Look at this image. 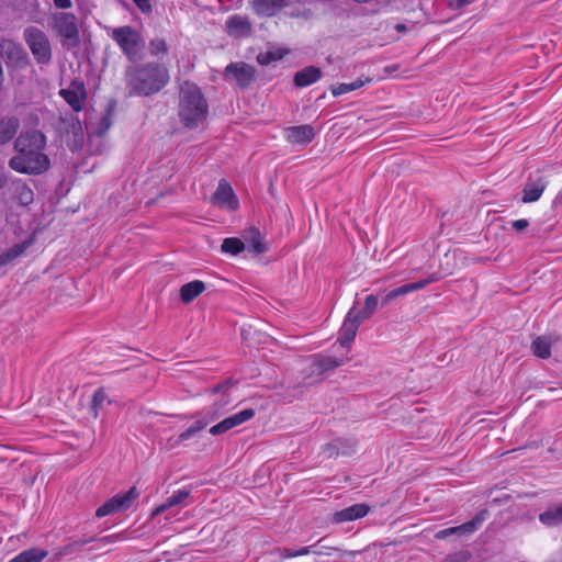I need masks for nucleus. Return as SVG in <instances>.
Returning <instances> with one entry per match:
<instances>
[{
  "label": "nucleus",
  "mask_w": 562,
  "mask_h": 562,
  "mask_svg": "<svg viewBox=\"0 0 562 562\" xmlns=\"http://www.w3.org/2000/svg\"><path fill=\"white\" fill-rule=\"evenodd\" d=\"M46 137L38 131L21 134L14 143L16 154L10 158L9 167L19 173L42 175L50 167L44 154Z\"/></svg>",
  "instance_id": "obj_1"
},
{
  "label": "nucleus",
  "mask_w": 562,
  "mask_h": 562,
  "mask_svg": "<svg viewBox=\"0 0 562 562\" xmlns=\"http://www.w3.org/2000/svg\"><path fill=\"white\" fill-rule=\"evenodd\" d=\"M178 112L181 123L189 130L196 128L206 120L209 105L195 83L186 81L181 85Z\"/></svg>",
  "instance_id": "obj_2"
},
{
  "label": "nucleus",
  "mask_w": 562,
  "mask_h": 562,
  "mask_svg": "<svg viewBox=\"0 0 562 562\" xmlns=\"http://www.w3.org/2000/svg\"><path fill=\"white\" fill-rule=\"evenodd\" d=\"M169 81L168 69L159 64L148 63L127 72L131 90L139 95H150L160 91Z\"/></svg>",
  "instance_id": "obj_3"
},
{
  "label": "nucleus",
  "mask_w": 562,
  "mask_h": 562,
  "mask_svg": "<svg viewBox=\"0 0 562 562\" xmlns=\"http://www.w3.org/2000/svg\"><path fill=\"white\" fill-rule=\"evenodd\" d=\"M108 35L116 43L122 53L131 61H137L145 48L142 34L131 25L109 27Z\"/></svg>",
  "instance_id": "obj_4"
},
{
  "label": "nucleus",
  "mask_w": 562,
  "mask_h": 562,
  "mask_svg": "<svg viewBox=\"0 0 562 562\" xmlns=\"http://www.w3.org/2000/svg\"><path fill=\"white\" fill-rule=\"evenodd\" d=\"M23 36L36 63L48 64L52 59V46L47 35L38 27L29 26Z\"/></svg>",
  "instance_id": "obj_5"
},
{
  "label": "nucleus",
  "mask_w": 562,
  "mask_h": 562,
  "mask_svg": "<svg viewBox=\"0 0 562 562\" xmlns=\"http://www.w3.org/2000/svg\"><path fill=\"white\" fill-rule=\"evenodd\" d=\"M53 29L64 46L76 47L80 42L77 18L72 13L59 12L53 15Z\"/></svg>",
  "instance_id": "obj_6"
},
{
  "label": "nucleus",
  "mask_w": 562,
  "mask_h": 562,
  "mask_svg": "<svg viewBox=\"0 0 562 562\" xmlns=\"http://www.w3.org/2000/svg\"><path fill=\"white\" fill-rule=\"evenodd\" d=\"M138 497V492L135 486L131 487L124 494H116L113 497L109 498L103 505H101L97 512L95 516L99 518L124 512L128 509L134 501Z\"/></svg>",
  "instance_id": "obj_7"
},
{
  "label": "nucleus",
  "mask_w": 562,
  "mask_h": 562,
  "mask_svg": "<svg viewBox=\"0 0 562 562\" xmlns=\"http://www.w3.org/2000/svg\"><path fill=\"white\" fill-rule=\"evenodd\" d=\"M226 79H232L236 85L245 89L250 86L255 79V68L246 63H231L224 70Z\"/></svg>",
  "instance_id": "obj_8"
},
{
  "label": "nucleus",
  "mask_w": 562,
  "mask_h": 562,
  "mask_svg": "<svg viewBox=\"0 0 562 562\" xmlns=\"http://www.w3.org/2000/svg\"><path fill=\"white\" fill-rule=\"evenodd\" d=\"M0 50L9 66L24 67L29 64L27 53L19 43L4 40L0 45Z\"/></svg>",
  "instance_id": "obj_9"
},
{
  "label": "nucleus",
  "mask_w": 562,
  "mask_h": 562,
  "mask_svg": "<svg viewBox=\"0 0 562 562\" xmlns=\"http://www.w3.org/2000/svg\"><path fill=\"white\" fill-rule=\"evenodd\" d=\"M59 93L75 112L83 109L87 98L83 82L74 80L66 89H61Z\"/></svg>",
  "instance_id": "obj_10"
},
{
  "label": "nucleus",
  "mask_w": 562,
  "mask_h": 562,
  "mask_svg": "<svg viewBox=\"0 0 562 562\" xmlns=\"http://www.w3.org/2000/svg\"><path fill=\"white\" fill-rule=\"evenodd\" d=\"M315 135V128L310 124L290 126L284 130L285 140L293 146H306Z\"/></svg>",
  "instance_id": "obj_11"
},
{
  "label": "nucleus",
  "mask_w": 562,
  "mask_h": 562,
  "mask_svg": "<svg viewBox=\"0 0 562 562\" xmlns=\"http://www.w3.org/2000/svg\"><path fill=\"white\" fill-rule=\"evenodd\" d=\"M254 416H255V409L245 408V409L223 419L222 422L217 423L216 425L212 426L209 431L213 436L224 434V432L250 420L251 418H254Z\"/></svg>",
  "instance_id": "obj_12"
},
{
  "label": "nucleus",
  "mask_w": 562,
  "mask_h": 562,
  "mask_svg": "<svg viewBox=\"0 0 562 562\" xmlns=\"http://www.w3.org/2000/svg\"><path fill=\"white\" fill-rule=\"evenodd\" d=\"M213 204L227 211H234L239 202L229 183L225 180L220 181L217 189L212 198Z\"/></svg>",
  "instance_id": "obj_13"
},
{
  "label": "nucleus",
  "mask_w": 562,
  "mask_h": 562,
  "mask_svg": "<svg viewBox=\"0 0 562 562\" xmlns=\"http://www.w3.org/2000/svg\"><path fill=\"white\" fill-rule=\"evenodd\" d=\"M362 323L355 316V306L347 313L342 326L339 330L338 341L341 346H348L353 341L358 328Z\"/></svg>",
  "instance_id": "obj_14"
},
{
  "label": "nucleus",
  "mask_w": 562,
  "mask_h": 562,
  "mask_svg": "<svg viewBox=\"0 0 562 562\" xmlns=\"http://www.w3.org/2000/svg\"><path fill=\"white\" fill-rule=\"evenodd\" d=\"M225 27L227 34L236 38L247 37L251 33V24L248 18L238 14L229 16Z\"/></svg>",
  "instance_id": "obj_15"
},
{
  "label": "nucleus",
  "mask_w": 562,
  "mask_h": 562,
  "mask_svg": "<svg viewBox=\"0 0 562 562\" xmlns=\"http://www.w3.org/2000/svg\"><path fill=\"white\" fill-rule=\"evenodd\" d=\"M484 517L482 515H477L472 520L467 521L465 524L439 530L438 532H436L435 537L437 539H446L452 535L462 536L467 533H472L481 526Z\"/></svg>",
  "instance_id": "obj_16"
},
{
  "label": "nucleus",
  "mask_w": 562,
  "mask_h": 562,
  "mask_svg": "<svg viewBox=\"0 0 562 562\" xmlns=\"http://www.w3.org/2000/svg\"><path fill=\"white\" fill-rule=\"evenodd\" d=\"M286 5L285 0H252L251 7L259 16H273Z\"/></svg>",
  "instance_id": "obj_17"
},
{
  "label": "nucleus",
  "mask_w": 562,
  "mask_h": 562,
  "mask_svg": "<svg viewBox=\"0 0 562 562\" xmlns=\"http://www.w3.org/2000/svg\"><path fill=\"white\" fill-rule=\"evenodd\" d=\"M370 510L366 504H355L334 514L335 522L352 521L364 517Z\"/></svg>",
  "instance_id": "obj_18"
},
{
  "label": "nucleus",
  "mask_w": 562,
  "mask_h": 562,
  "mask_svg": "<svg viewBox=\"0 0 562 562\" xmlns=\"http://www.w3.org/2000/svg\"><path fill=\"white\" fill-rule=\"evenodd\" d=\"M546 187L547 182L542 178H539L535 181L529 180L522 190L521 201L524 203H532L538 201L541 198Z\"/></svg>",
  "instance_id": "obj_19"
},
{
  "label": "nucleus",
  "mask_w": 562,
  "mask_h": 562,
  "mask_svg": "<svg viewBox=\"0 0 562 562\" xmlns=\"http://www.w3.org/2000/svg\"><path fill=\"white\" fill-rule=\"evenodd\" d=\"M221 412L220 406L214 404L210 407H205L196 414L195 422L191 425L198 432L204 429L209 424L220 418Z\"/></svg>",
  "instance_id": "obj_20"
},
{
  "label": "nucleus",
  "mask_w": 562,
  "mask_h": 562,
  "mask_svg": "<svg viewBox=\"0 0 562 562\" xmlns=\"http://www.w3.org/2000/svg\"><path fill=\"white\" fill-rule=\"evenodd\" d=\"M246 248L251 250L254 254L259 255L267 250V247L262 240L261 233L258 228L251 227L245 232L244 235Z\"/></svg>",
  "instance_id": "obj_21"
},
{
  "label": "nucleus",
  "mask_w": 562,
  "mask_h": 562,
  "mask_svg": "<svg viewBox=\"0 0 562 562\" xmlns=\"http://www.w3.org/2000/svg\"><path fill=\"white\" fill-rule=\"evenodd\" d=\"M12 189L15 195V199L19 201L21 205H29L34 200L33 190L26 182L21 179H16L12 181Z\"/></svg>",
  "instance_id": "obj_22"
},
{
  "label": "nucleus",
  "mask_w": 562,
  "mask_h": 562,
  "mask_svg": "<svg viewBox=\"0 0 562 562\" xmlns=\"http://www.w3.org/2000/svg\"><path fill=\"white\" fill-rule=\"evenodd\" d=\"M321 78V70L317 67H305L297 71L294 77V82L297 87H307L316 82Z\"/></svg>",
  "instance_id": "obj_23"
},
{
  "label": "nucleus",
  "mask_w": 562,
  "mask_h": 562,
  "mask_svg": "<svg viewBox=\"0 0 562 562\" xmlns=\"http://www.w3.org/2000/svg\"><path fill=\"white\" fill-rule=\"evenodd\" d=\"M205 290L202 281L195 280L183 284L180 289V297L183 303L192 302Z\"/></svg>",
  "instance_id": "obj_24"
},
{
  "label": "nucleus",
  "mask_w": 562,
  "mask_h": 562,
  "mask_svg": "<svg viewBox=\"0 0 562 562\" xmlns=\"http://www.w3.org/2000/svg\"><path fill=\"white\" fill-rule=\"evenodd\" d=\"M19 128V121L15 117H8L0 121V145L10 140Z\"/></svg>",
  "instance_id": "obj_25"
},
{
  "label": "nucleus",
  "mask_w": 562,
  "mask_h": 562,
  "mask_svg": "<svg viewBox=\"0 0 562 562\" xmlns=\"http://www.w3.org/2000/svg\"><path fill=\"white\" fill-rule=\"evenodd\" d=\"M33 243V239L30 238L24 240L23 243L16 244L8 249L5 252L0 255V266H4L10 261L14 260L19 256H21Z\"/></svg>",
  "instance_id": "obj_26"
},
{
  "label": "nucleus",
  "mask_w": 562,
  "mask_h": 562,
  "mask_svg": "<svg viewBox=\"0 0 562 562\" xmlns=\"http://www.w3.org/2000/svg\"><path fill=\"white\" fill-rule=\"evenodd\" d=\"M552 340L547 336L537 337L531 345V349L535 356L541 359H547L551 356Z\"/></svg>",
  "instance_id": "obj_27"
},
{
  "label": "nucleus",
  "mask_w": 562,
  "mask_h": 562,
  "mask_svg": "<svg viewBox=\"0 0 562 562\" xmlns=\"http://www.w3.org/2000/svg\"><path fill=\"white\" fill-rule=\"evenodd\" d=\"M47 555V551L38 548H31L22 551L9 562H42Z\"/></svg>",
  "instance_id": "obj_28"
},
{
  "label": "nucleus",
  "mask_w": 562,
  "mask_h": 562,
  "mask_svg": "<svg viewBox=\"0 0 562 562\" xmlns=\"http://www.w3.org/2000/svg\"><path fill=\"white\" fill-rule=\"evenodd\" d=\"M379 299L376 295H368L364 299L363 307L359 311L355 308V316L363 323L366 319L370 318L378 307Z\"/></svg>",
  "instance_id": "obj_29"
},
{
  "label": "nucleus",
  "mask_w": 562,
  "mask_h": 562,
  "mask_svg": "<svg viewBox=\"0 0 562 562\" xmlns=\"http://www.w3.org/2000/svg\"><path fill=\"white\" fill-rule=\"evenodd\" d=\"M437 280H438V278L435 274H432L427 279L401 285V286L394 289L395 296L398 297L402 295H406L411 292L422 290V289L426 288L428 284L436 282Z\"/></svg>",
  "instance_id": "obj_30"
},
{
  "label": "nucleus",
  "mask_w": 562,
  "mask_h": 562,
  "mask_svg": "<svg viewBox=\"0 0 562 562\" xmlns=\"http://www.w3.org/2000/svg\"><path fill=\"white\" fill-rule=\"evenodd\" d=\"M289 53L288 49L282 47H273L267 52L260 53L257 56V61L260 65L267 66L273 61L282 59Z\"/></svg>",
  "instance_id": "obj_31"
},
{
  "label": "nucleus",
  "mask_w": 562,
  "mask_h": 562,
  "mask_svg": "<svg viewBox=\"0 0 562 562\" xmlns=\"http://www.w3.org/2000/svg\"><path fill=\"white\" fill-rule=\"evenodd\" d=\"M246 249V244L237 237L225 238L222 243L221 250L231 256H237Z\"/></svg>",
  "instance_id": "obj_32"
},
{
  "label": "nucleus",
  "mask_w": 562,
  "mask_h": 562,
  "mask_svg": "<svg viewBox=\"0 0 562 562\" xmlns=\"http://www.w3.org/2000/svg\"><path fill=\"white\" fill-rule=\"evenodd\" d=\"M189 496V492L186 490H178L173 492V494L161 506L157 507L154 512V515L161 514L169 509L172 506H176L183 501H186Z\"/></svg>",
  "instance_id": "obj_33"
},
{
  "label": "nucleus",
  "mask_w": 562,
  "mask_h": 562,
  "mask_svg": "<svg viewBox=\"0 0 562 562\" xmlns=\"http://www.w3.org/2000/svg\"><path fill=\"white\" fill-rule=\"evenodd\" d=\"M540 521L546 526H554L562 522V507H553L539 516Z\"/></svg>",
  "instance_id": "obj_34"
},
{
  "label": "nucleus",
  "mask_w": 562,
  "mask_h": 562,
  "mask_svg": "<svg viewBox=\"0 0 562 562\" xmlns=\"http://www.w3.org/2000/svg\"><path fill=\"white\" fill-rule=\"evenodd\" d=\"M369 79L362 80V79H356L355 81L350 83H338L331 89V93L335 97H339L342 94H346L348 92H351L353 90H357L364 86L366 82H369Z\"/></svg>",
  "instance_id": "obj_35"
},
{
  "label": "nucleus",
  "mask_w": 562,
  "mask_h": 562,
  "mask_svg": "<svg viewBox=\"0 0 562 562\" xmlns=\"http://www.w3.org/2000/svg\"><path fill=\"white\" fill-rule=\"evenodd\" d=\"M112 125V109L109 108L106 110L105 113H103L99 120H98V123H97V127L94 128V133L98 135V136H102L103 134H105L109 128L111 127Z\"/></svg>",
  "instance_id": "obj_36"
},
{
  "label": "nucleus",
  "mask_w": 562,
  "mask_h": 562,
  "mask_svg": "<svg viewBox=\"0 0 562 562\" xmlns=\"http://www.w3.org/2000/svg\"><path fill=\"white\" fill-rule=\"evenodd\" d=\"M149 50L154 56L164 55L168 52V45L161 37H155L149 42Z\"/></svg>",
  "instance_id": "obj_37"
},
{
  "label": "nucleus",
  "mask_w": 562,
  "mask_h": 562,
  "mask_svg": "<svg viewBox=\"0 0 562 562\" xmlns=\"http://www.w3.org/2000/svg\"><path fill=\"white\" fill-rule=\"evenodd\" d=\"M317 364L321 371H327L339 367L341 362L333 357H322L317 360Z\"/></svg>",
  "instance_id": "obj_38"
},
{
  "label": "nucleus",
  "mask_w": 562,
  "mask_h": 562,
  "mask_svg": "<svg viewBox=\"0 0 562 562\" xmlns=\"http://www.w3.org/2000/svg\"><path fill=\"white\" fill-rule=\"evenodd\" d=\"M106 400V395L102 390H98L92 398V408L94 411V415L97 416V408L103 404Z\"/></svg>",
  "instance_id": "obj_39"
},
{
  "label": "nucleus",
  "mask_w": 562,
  "mask_h": 562,
  "mask_svg": "<svg viewBox=\"0 0 562 562\" xmlns=\"http://www.w3.org/2000/svg\"><path fill=\"white\" fill-rule=\"evenodd\" d=\"M135 5L143 12V13H150L151 12V1L150 0H133Z\"/></svg>",
  "instance_id": "obj_40"
},
{
  "label": "nucleus",
  "mask_w": 562,
  "mask_h": 562,
  "mask_svg": "<svg viewBox=\"0 0 562 562\" xmlns=\"http://www.w3.org/2000/svg\"><path fill=\"white\" fill-rule=\"evenodd\" d=\"M467 554L464 552H458L454 554L448 555L443 562H465Z\"/></svg>",
  "instance_id": "obj_41"
},
{
  "label": "nucleus",
  "mask_w": 562,
  "mask_h": 562,
  "mask_svg": "<svg viewBox=\"0 0 562 562\" xmlns=\"http://www.w3.org/2000/svg\"><path fill=\"white\" fill-rule=\"evenodd\" d=\"M276 553L280 555L282 559L295 558V550H290L286 548H278L274 550Z\"/></svg>",
  "instance_id": "obj_42"
},
{
  "label": "nucleus",
  "mask_w": 562,
  "mask_h": 562,
  "mask_svg": "<svg viewBox=\"0 0 562 562\" xmlns=\"http://www.w3.org/2000/svg\"><path fill=\"white\" fill-rule=\"evenodd\" d=\"M513 228L517 232L524 231L529 226V222L526 218L516 220L512 224Z\"/></svg>",
  "instance_id": "obj_43"
},
{
  "label": "nucleus",
  "mask_w": 562,
  "mask_h": 562,
  "mask_svg": "<svg viewBox=\"0 0 562 562\" xmlns=\"http://www.w3.org/2000/svg\"><path fill=\"white\" fill-rule=\"evenodd\" d=\"M196 432L198 431L193 427L190 426L188 429H186L184 431H182L179 435V439L181 441L188 440V439L192 438Z\"/></svg>",
  "instance_id": "obj_44"
},
{
  "label": "nucleus",
  "mask_w": 562,
  "mask_h": 562,
  "mask_svg": "<svg viewBox=\"0 0 562 562\" xmlns=\"http://www.w3.org/2000/svg\"><path fill=\"white\" fill-rule=\"evenodd\" d=\"M313 548H314V546H307V547H303L299 550H295V557L314 553L315 551L313 550Z\"/></svg>",
  "instance_id": "obj_45"
},
{
  "label": "nucleus",
  "mask_w": 562,
  "mask_h": 562,
  "mask_svg": "<svg viewBox=\"0 0 562 562\" xmlns=\"http://www.w3.org/2000/svg\"><path fill=\"white\" fill-rule=\"evenodd\" d=\"M55 5L60 9H69L72 5L71 0H53Z\"/></svg>",
  "instance_id": "obj_46"
},
{
  "label": "nucleus",
  "mask_w": 562,
  "mask_h": 562,
  "mask_svg": "<svg viewBox=\"0 0 562 562\" xmlns=\"http://www.w3.org/2000/svg\"><path fill=\"white\" fill-rule=\"evenodd\" d=\"M394 299H396V296H395V292H394V290H391V291H390V292H387V293L385 294V296L382 299V304H383V305H386V304H389L391 301H393Z\"/></svg>",
  "instance_id": "obj_47"
},
{
  "label": "nucleus",
  "mask_w": 562,
  "mask_h": 562,
  "mask_svg": "<svg viewBox=\"0 0 562 562\" xmlns=\"http://www.w3.org/2000/svg\"><path fill=\"white\" fill-rule=\"evenodd\" d=\"M7 182V176L5 173L0 169V189L3 188V186Z\"/></svg>",
  "instance_id": "obj_48"
},
{
  "label": "nucleus",
  "mask_w": 562,
  "mask_h": 562,
  "mask_svg": "<svg viewBox=\"0 0 562 562\" xmlns=\"http://www.w3.org/2000/svg\"><path fill=\"white\" fill-rule=\"evenodd\" d=\"M395 29H396L397 31H400V32H403V31H405V30H406V26H405L404 24H397V25L395 26Z\"/></svg>",
  "instance_id": "obj_49"
},
{
  "label": "nucleus",
  "mask_w": 562,
  "mask_h": 562,
  "mask_svg": "<svg viewBox=\"0 0 562 562\" xmlns=\"http://www.w3.org/2000/svg\"><path fill=\"white\" fill-rule=\"evenodd\" d=\"M222 389H224V385H218V386H216V387H214V389H213V392H214V393H217V392H220Z\"/></svg>",
  "instance_id": "obj_50"
},
{
  "label": "nucleus",
  "mask_w": 562,
  "mask_h": 562,
  "mask_svg": "<svg viewBox=\"0 0 562 562\" xmlns=\"http://www.w3.org/2000/svg\"><path fill=\"white\" fill-rule=\"evenodd\" d=\"M470 1H471V0H459V3H460V4H467V3H469Z\"/></svg>",
  "instance_id": "obj_51"
}]
</instances>
